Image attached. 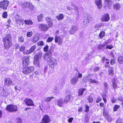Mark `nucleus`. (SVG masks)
Segmentation results:
<instances>
[{"label":"nucleus","instance_id":"55","mask_svg":"<svg viewBox=\"0 0 123 123\" xmlns=\"http://www.w3.org/2000/svg\"><path fill=\"white\" fill-rule=\"evenodd\" d=\"M122 120L120 118H118L117 120L116 123H122Z\"/></svg>","mask_w":123,"mask_h":123},{"label":"nucleus","instance_id":"34","mask_svg":"<svg viewBox=\"0 0 123 123\" xmlns=\"http://www.w3.org/2000/svg\"><path fill=\"white\" fill-rule=\"evenodd\" d=\"M90 77V75H88L84 77H83V81L84 82H86L88 81V80L89 81V79Z\"/></svg>","mask_w":123,"mask_h":123},{"label":"nucleus","instance_id":"60","mask_svg":"<svg viewBox=\"0 0 123 123\" xmlns=\"http://www.w3.org/2000/svg\"><path fill=\"white\" fill-rule=\"evenodd\" d=\"M105 57H103L102 58H101V60H102V63H103L105 61H105H108V60L107 59H105Z\"/></svg>","mask_w":123,"mask_h":123},{"label":"nucleus","instance_id":"21","mask_svg":"<svg viewBox=\"0 0 123 123\" xmlns=\"http://www.w3.org/2000/svg\"><path fill=\"white\" fill-rule=\"evenodd\" d=\"M56 100L57 105L59 106L62 107L63 104L62 99L61 98L59 99H57Z\"/></svg>","mask_w":123,"mask_h":123},{"label":"nucleus","instance_id":"48","mask_svg":"<svg viewBox=\"0 0 123 123\" xmlns=\"http://www.w3.org/2000/svg\"><path fill=\"white\" fill-rule=\"evenodd\" d=\"M37 44L38 46H43L44 44L43 42L42 41L38 42Z\"/></svg>","mask_w":123,"mask_h":123},{"label":"nucleus","instance_id":"38","mask_svg":"<svg viewBox=\"0 0 123 123\" xmlns=\"http://www.w3.org/2000/svg\"><path fill=\"white\" fill-rule=\"evenodd\" d=\"M106 4L108 5H110L113 3L112 1L110 0H105Z\"/></svg>","mask_w":123,"mask_h":123},{"label":"nucleus","instance_id":"53","mask_svg":"<svg viewBox=\"0 0 123 123\" xmlns=\"http://www.w3.org/2000/svg\"><path fill=\"white\" fill-rule=\"evenodd\" d=\"M115 61L114 59H112L111 60L110 63L111 65H113L115 63Z\"/></svg>","mask_w":123,"mask_h":123},{"label":"nucleus","instance_id":"44","mask_svg":"<svg viewBox=\"0 0 123 123\" xmlns=\"http://www.w3.org/2000/svg\"><path fill=\"white\" fill-rule=\"evenodd\" d=\"M17 123H22V119L20 117H18L17 119Z\"/></svg>","mask_w":123,"mask_h":123},{"label":"nucleus","instance_id":"24","mask_svg":"<svg viewBox=\"0 0 123 123\" xmlns=\"http://www.w3.org/2000/svg\"><path fill=\"white\" fill-rule=\"evenodd\" d=\"M84 17L85 19H88L89 20H91V15L88 13L85 14L84 15Z\"/></svg>","mask_w":123,"mask_h":123},{"label":"nucleus","instance_id":"42","mask_svg":"<svg viewBox=\"0 0 123 123\" xmlns=\"http://www.w3.org/2000/svg\"><path fill=\"white\" fill-rule=\"evenodd\" d=\"M33 34V32L32 31L28 32L27 33V36L28 37H30L32 36Z\"/></svg>","mask_w":123,"mask_h":123},{"label":"nucleus","instance_id":"35","mask_svg":"<svg viewBox=\"0 0 123 123\" xmlns=\"http://www.w3.org/2000/svg\"><path fill=\"white\" fill-rule=\"evenodd\" d=\"M87 99L88 100V102L89 103H92L93 101V98L90 95L87 98Z\"/></svg>","mask_w":123,"mask_h":123},{"label":"nucleus","instance_id":"33","mask_svg":"<svg viewBox=\"0 0 123 123\" xmlns=\"http://www.w3.org/2000/svg\"><path fill=\"white\" fill-rule=\"evenodd\" d=\"M43 17V14L41 13L37 17L38 20V22H40L42 21V19Z\"/></svg>","mask_w":123,"mask_h":123},{"label":"nucleus","instance_id":"54","mask_svg":"<svg viewBox=\"0 0 123 123\" xmlns=\"http://www.w3.org/2000/svg\"><path fill=\"white\" fill-rule=\"evenodd\" d=\"M100 67H96L95 68L93 69V71L95 72L99 70Z\"/></svg>","mask_w":123,"mask_h":123},{"label":"nucleus","instance_id":"30","mask_svg":"<svg viewBox=\"0 0 123 123\" xmlns=\"http://www.w3.org/2000/svg\"><path fill=\"white\" fill-rule=\"evenodd\" d=\"M54 97L53 96H52L50 97H48L47 98H44V101L47 102H50L51 100L54 98Z\"/></svg>","mask_w":123,"mask_h":123},{"label":"nucleus","instance_id":"37","mask_svg":"<svg viewBox=\"0 0 123 123\" xmlns=\"http://www.w3.org/2000/svg\"><path fill=\"white\" fill-rule=\"evenodd\" d=\"M113 72V70L112 68H110L109 69L108 72L109 74L112 75L114 74Z\"/></svg>","mask_w":123,"mask_h":123},{"label":"nucleus","instance_id":"58","mask_svg":"<svg viewBox=\"0 0 123 123\" xmlns=\"http://www.w3.org/2000/svg\"><path fill=\"white\" fill-rule=\"evenodd\" d=\"M52 51L51 50H49L48 52L46 54H48L51 56L52 53Z\"/></svg>","mask_w":123,"mask_h":123},{"label":"nucleus","instance_id":"51","mask_svg":"<svg viewBox=\"0 0 123 123\" xmlns=\"http://www.w3.org/2000/svg\"><path fill=\"white\" fill-rule=\"evenodd\" d=\"M113 88L114 89H116L117 88V85L116 83L112 84Z\"/></svg>","mask_w":123,"mask_h":123},{"label":"nucleus","instance_id":"45","mask_svg":"<svg viewBox=\"0 0 123 123\" xmlns=\"http://www.w3.org/2000/svg\"><path fill=\"white\" fill-rule=\"evenodd\" d=\"M54 38L53 37H49L48 38L47 42H51L53 40Z\"/></svg>","mask_w":123,"mask_h":123},{"label":"nucleus","instance_id":"13","mask_svg":"<svg viewBox=\"0 0 123 123\" xmlns=\"http://www.w3.org/2000/svg\"><path fill=\"white\" fill-rule=\"evenodd\" d=\"M78 78L77 76H74L70 80V82L72 85H75L78 81Z\"/></svg>","mask_w":123,"mask_h":123},{"label":"nucleus","instance_id":"11","mask_svg":"<svg viewBox=\"0 0 123 123\" xmlns=\"http://www.w3.org/2000/svg\"><path fill=\"white\" fill-rule=\"evenodd\" d=\"M24 100L27 105L28 106L34 105V104L33 101L31 99L26 98Z\"/></svg>","mask_w":123,"mask_h":123},{"label":"nucleus","instance_id":"17","mask_svg":"<svg viewBox=\"0 0 123 123\" xmlns=\"http://www.w3.org/2000/svg\"><path fill=\"white\" fill-rule=\"evenodd\" d=\"M71 94L69 93H67L65 96L64 100V102L67 104L70 100V98Z\"/></svg>","mask_w":123,"mask_h":123},{"label":"nucleus","instance_id":"49","mask_svg":"<svg viewBox=\"0 0 123 123\" xmlns=\"http://www.w3.org/2000/svg\"><path fill=\"white\" fill-rule=\"evenodd\" d=\"M36 48V46H32L30 50L32 52H33L35 49Z\"/></svg>","mask_w":123,"mask_h":123},{"label":"nucleus","instance_id":"16","mask_svg":"<svg viewBox=\"0 0 123 123\" xmlns=\"http://www.w3.org/2000/svg\"><path fill=\"white\" fill-rule=\"evenodd\" d=\"M16 20L18 22V23L19 21L20 22L19 24V25H23L24 24V19L22 18L21 17L18 16L17 15L16 17Z\"/></svg>","mask_w":123,"mask_h":123},{"label":"nucleus","instance_id":"26","mask_svg":"<svg viewBox=\"0 0 123 123\" xmlns=\"http://www.w3.org/2000/svg\"><path fill=\"white\" fill-rule=\"evenodd\" d=\"M114 8L117 10H119L121 6L119 4L117 3L115 4L114 6Z\"/></svg>","mask_w":123,"mask_h":123},{"label":"nucleus","instance_id":"41","mask_svg":"<svg viewBox=\"0 0 123 123\" xmlns=\"http://www.w3.org/2000/svg\"><path fill=\"white\" fill-rule=\"evenodd\" d=\"M108 113L106 110H105L104 108V111L103 112V115L105 117H107V116H108Z\"/></svg>","mask_w":123,"mask_h":123},{"label":"nucleus","instance_id":"27","mask_svg":"<svg viewBox=\"0 0 123 123\" xmlns=\"http://www.w3.org/2000/svg\"><path fill=\"white\" fill-rule=\"evenodd\" d=\"M89 21V20L86 19H85V20L83 21L82 24H83V26L84 27L88 25Z\"/></svg>","mask_w":123,"mask_h":123},{"label":"nucleus","instance_id":"4","mask_svg":"<svg viewBox=\"0 0 123 123\" xmlns=\"http://www.w3.org/2000/svg\"><path fill=\"white\" fill-rule=\"evenodd\" d=\"M9 4L8 0H4L0 2V7L4 9H6Z\"/></svg>","mask_w":123,"mask_h":123},{"label":"nucleus","instance_id":"29","mask_svg":"<svg viewBox=\"0 0 123 123\" xmlns=\"http://www.w3.org/2000/svg\"><path fill=\"white\" fill-rule=\"evenodd\" d=\"M24 37L23 36H21L19 37L18 38V42L20 43L24 42Z\"/></svg>","mask_w":123,"mask_h":123},{"label":"nucleus","instance_id":"64","mask_svg":"<svg viewBox=\"0 0 123 123\" xmlns=\"http://www.w3.org/2000/svg\"><path fill=\"white\" fill-rule=\"evenodd\" d=\"M118 99L119 100L123 102V98L121 97H119L118 98Z\"/></svg>","mask_w":123,"mask_h":123},{"label":"nucleus","instance_id":"12","mask_svg":"<svg viewBox=\"0 0 123 123\" xmlns=\"http://www.w3.org/2000/svg\"><path fill=\"white\" fill-rule=\"evenodd\" d=\"M42 121L43 123H48L50 122V119L48 116L45 115L43 118Z\"/></svg>","mask_w":123,"mask_h":123},{"label":"nucleus","instance_id":"59","mask_svg":"<svg viewBox=\"0 0 123 123\" xmlns=\"http://www.w3.org/2000/svg\"><path fill=\"white\" fill-rule=\"evenodd\" d=\"M103 84L105 87V89H106L108 88L107 84L105 82H104Z\"/></svg>","mask_w":123,"mask_h":123},{"label":"nucleus","instance_id":"25","mask_svg":"<svg viewBox=\"0 0 123 123\" xmlns=\"http://www.w3.org/2000/svg\"><path fill=\"white\" fill-rule=\"evenodd\" d=\"M56 18L58 20H60L63 19L64 18L63 15L62 14H60L56 17Z\"/></svg>","mask_w":123,"mask_h":123},{"label":"nucleus","instance_id":"20","mask_svg":"<svg viewBox=\"0 0 123 123\" xmlns=\"http://www.w3.org/2000/svg\"><path fill=\"white\" fill-rule=\"evenodd\" d=\"M107 44V42H105L103 44H99L97 47V48L99 49H102L104 50L105 48H104V47Z\"/></svg>","mask_w":123,"mask_h":123},{"label":"nucleus","instance_id":"1","mask_svg":"<svg viewBox=\"0 0 123 123\" xmlns=\"http://www.w3.org/2000/svg\"><path fill=\"white\" fill-rule=\"evenodd\" d=\"M11 36L10 34H8L3 38L4 46L6 49H8L11 46Z\"/></svg>","mask_w":123,"mask_h":123},{"label":"nucleus","instance_id":"61","mask_svg":"<svg viewBox=\"0 0 123 123\" xmlns=\"http://www.w3.org/2000/svg\"><path fill=\"white\" fill-rule=\"evenodd\" d=\"M73 120V117H71L68 119V121L69 123H71L72 122Z\"/></svg>","mask_w":123,"mask_h":123},{"label":"nucleus","instance_id":"19","mask_svg":"<svg viewBox=\"0 0 123 123\" xmlns=\"http://www.w3.org/2000/svg\"><path fill=\"white\" fill-rule=\"evenodd\" d=\"M78 29V28L77 26H73L71 28L70 32L71 34H73L75 31H77Z\"/></svg>","mask_w":123,"mask_h":123},{"label":"nucleus","instance_id":"32","mask_svg":"<svg viewBox=\"0 0 123 123\" xmlns=\"http://www.w3.org/2000/svg\"><path fill=\"white\" fill-rule=\"evenodd\" d=\"M117 60L119 63L121 64L123 63V57L122 56H119Z\"/></svg>","mask_w":123,"mask_h":123},{"label":"nucleus","instance_id":"5","mask_svg":"<svg viewBox=\"0 0 123 123\" xmlns=\"http://www.w3.org/2000/svg\"><path fill=\"white\" fill-rule=\"evenodd\" d=\"M39 29L43 31H47L49 28V26L45 24H40L38 26Z\"/></svg>","mask_w":123,"mask_h":123},{"label":"nucleus","instance_id":"57","mask_svg":"<svg viewBox=\"0 0 123 123\" xmlns=\"http://www.w3.org/2000/svg\"><path fill=\"white\" fill-rule=\"evenodd\" d=\"M49 46L48 45H46L43 48V50L44 52L47 51L48 49Z\"/></svg>","mask_w":123,"mask_h":123},{"label":"nucleus","instance_id":"43","mask_svg":"<svg viewBox=\"0 0 123 123\" xmlns=\"http://www.w3.org/2000/svg\"><path fill=\"white\" fill-rule=\"evenodd\" d=\"M89 81L90 83H97V82L95 80H93L92 79H90L89 80Z\"/></svg>","mask_w":123,"mask_h":123},{"label":"nucleus","instance_id":"52","mask_svg":"<svg viewBox=\"0 0 123 123\" xmlns=\"http://www.w3.org/2000/svg\"><path fill=\"white\" fill-rule=\"evenodd\" d=\"M7 13L6 12H5L3 13L2 17L4 18H6L7 16Z\"/></svg>","mask_w":123,"mask_h":123},{"label":"nucleus","instance_id":"63","mask_svg":"<svg viewBox=\"0 0 123 123\" xmlns=\"http://www.w3.org/2000/svg\"><path fill=\"white\" fill-rule=\"evenodd\" d=\"M25 49V48L24 47H22L20 48L19 50L21 51H23Z\"/></svg>","mask_w":123,"mask_h":123},{"label":"nucleus","instance_id":"31","mask_svg":"<svg viewBox=\"0 0 123 123\" xmlns=\"http://www.w3.org/2000/svg\"><path fill=\"white\" fill-rule=\"evenodd\" d=\"M85 90V88H82L79 90L78 92L79 96L82 95Z\"/></svg>","mask_w":123,"mask_h":123},{"label":"nucleus","instance_id":"8","mask_svg":"<svg viewBox=\"0 0 123 123\" xmlns=\"http://www.w3.org/2000/svg\"><path fill=\"white\" fill-rule=\"evenodd\" d=\"M23 6L25 7L30 8L31 10H33L34 8V6L30 2L26 1L23 3Z\"/></svg>","mask_w":123,"mask_h":123},{"label":"nucleus","instance_id":"23","mask_svg":"<svg viewBox=\"0 0 123 123\" xmlns=\"http://www.w3.org/2000/svg\"><path fill=\"white\" fill-rule=\"evenodd\" d=\"M51 56L46 54L44 56L45 60L48 62L51 59Z\"/></svg>","mask_w":123,"mask_h":123},{"label":"nucleus","instance_id":"2","mask_svg":"<svg viewBox=\"0 0 123 123\" xmlns=\"http://www.w3.org/2000/svg\"><path fill=\"white\" fill-rule=\"evenodd\" d=\"M6 109V110L10 112H16L18 111L17 106L12 105H7Z\"/></svg>","mask_w":123,"mask_h":123},{"label":"nucleus","instance_id":"14","mask_svg":"<svg viewBox=\"0 0 123 123\" xmlns=\"http://www.w3.org/2000/svg\"><path fill=\"white\" fill-rule=\"evenodd\" d=\"M12 83V80L9 78H7L5 80L4 84L5 85L7 86H9L11 85Z\"/></svg>","mask_w":123,"mask_h":123},{"label":"nucleus","instance_id":"62","mask_svg":"<svg viewBox=\"0 0 123 123\" xmlns=\"http://www.w3.org/2000/svg\"><path fill=\"white\" fill-rule=\"evenodd\" d=\"M48 69V66L47 65H45V66L44 68V72L45 73L47 71Z\"/></svg>","mask_w":123,"mask_h":123},{"label":"nucleus","instance_id":"47","mask_svg":"<svg viewBox=\"0 0 123 123\" xmlns=\"http://www.w3.org/2000/svg\"><path fill=\"white\" fill-rule=\"evenodd\" d=\"M119 107V106L117 105H115L113 109L114 111H116L117 110V109Z\"/></svg>","mask_w":123,"mask_h":123},{"label":"nucleus","instance_id":"3","mask_svg":"<svg viewBox=\"0 0 123 123\" xmlns=\"http://www.w3.org/2000/svg\"><path fill=\"white\" fill-rule=\"evenodd\" d=\"M34 70V68L32 66L25 68H23V72L25 74H28L33 72Z\"/></svg>","mask_w":123,"mask_h":123},{"label":"nucleus","instance_id":"22","mask_svg":"<svg viewBox=\"0 0 123 123\" xmlns=\"http://www.w3.org/2000/svg\"><path fill=\"white\" fill-rule=\"evenodd\" d=\"M96 4L98 6V9H100L102 7V3L101 0H98L95 1Z\"/></svg>","mask_w":123,"mask_h":123},{"label":"nucleus","instance_id":"39","mask_svg":"<svg viewBox=\"0 0 123 123\" xmlns=\"http://www.w3.org/2000/svg\"><path fill=\"white\" fill-rule=\"evenodd\" d=\"M105 32L104 31H103L100 32L99 34L100 37L101 38H102L103 37H104L105 35Z\"/></svg>","mask_w":123,"mask_h":123},{"label":"nucleus","instance_id":"50","mask_svg":"<svg viewBox=\"0 0 123 123\" xmlns=\"http://www.w3.org/2000/svg\"><path fill=\"white\" fill-rule=\"evenodd\" d=\"M113 47L111 45H107L105 48V49H111Z\"/></svg>","mask_w":123,"mask_h":123},{"label":"nucleus","instance_id":"46","mask_svg":"<svg viewBox=\"0 0 123 123\" xmlns=\"http://www.w3.org/2000/svg\"><path fill=\"white\" fill-rule=\"evenodd\" d=\"M85 107L86 108L85 111L87 112H88L89 111V107L87 105H86Z\"/></svg>","mask_w":123,"mask_h":123},{"label":"nucleus","instance_id":"56","mask_svg":"<svg viewBox=\"0 0 123 123\" xmlns=\"http://www.w3.org/2000/svg\"><path fill=\"white\" fill-rule=\"evenodd\" d=\"M102 100V98L99 97H98L97 98L96 101V102L97 103H99V102L101 101Z\"/></svg>","mask_w":123,"mask_h":123},{"label":"nucleus","instance_id":"10","mask_svg":"<svg viewBox=\"0 0 123 123\" xmlns=\"http://www.w3.org/2000/svg\"><path fill=\"white\" fill-rule=\"evenodd\" d=\"M63 37L56 36L55 37V41L56 43H58L59 45L62 44L63 40Z\"/></svg>","mask_w":123,"mask_h":123},{"label":"nucleus","instance_id":"7","mask_svg":"<svg viewBox=\"0 0 123 123\" xmlns=\"http://www.w3.org/2000/svg\"><path fill=\"white\" fill-rule=\"evenodd\" d=\"M40 57L39 55L37 54L34 57V64L37 67H40Z\"/></svg>","mask_w":123,"mask_h":123},{"label":"nucleus","instance_id":"28","mask_svg":"<svg viewBox=\"0 0 123 123\" xmlns=\"http://www.w3.org/2000/svg\"><path fill=\"white\" fill-rule=\"evenodd\" d=\"M24 22L27 25H31L33 24L32 21L30 19L25 20H24Z\"/></svg>","mask_w":123,"mask_h":123},{"label":"nucleus","instance_id":"36","mask_svg":"<svg viewBox=\"0 0 123 123\" xmlns=\"http://www.w3.org/2000/svg\"><path fill=\"white\" fill-rule=\"evenodd\" d=\"M105 117L106 118V120H107V121L109 122H111L112 120V118L110 116L108 115Z\"/></svg>","mask_w":123,"mask_h":123},{"label":"nucleus","instance_id":"40","mask_svg":"<svg viewBox=\"0 0 123 123\" xmlns=\"http://www.w3.org/2000/svg\"><path fill=\"white\" fill-rule=\"evenodd\" d=\"M39 38L38 37H37V36H35L34 37L33 42L34 43H36L39 40Z\"/></svg>","mask_w":123,"mask_h":123},{"label":"nucleus","instance_id":"9","mask_svg":"<svg viewBox=\"0 0 123 123\" xmlns=\"http://www.w3.org/2000/svg\"><path fill=\"white\" fill-rule=\"evenodd\" d=\"M30 56L27 55L23 57V66L27 65L30 62Z\"/></svg>","mask_w":123,"mask_h":123},{"label":"nucleus","instance_id":"15","mask_svg":"<svg viewBox=\"0 0 123 123\" xmlns=\"http://www.w3.org/2000/svg\"><path fill=\"white\" fill-rule=\"evenodd\" d=\"M109 19L110 17L109 14L108 13H107L105 14L102 17L101 20L103 22H106L109 21Z\"/></svg>","mask_w":123,"mask_h":123},{"label":"nucleus","instance_id":"6","mask_svg":"<svg viewBox=\"0 0 123 123\" xmlns=\"http://www.w3.org/2000/svg\"><path fill=\"white\" fill-rule=\"evenodd\" d=\"M56 60L55 58L52 57L51 59L48 62V63L50 67L54 68L56 65Z\"/></svg>","mask_w":123,"mask_h":123},{"label":"nucleus","instance_id":"18","mask_svg":"<svg viewBox=\"0 0 123 123\" xmlns=\"http://www.w3.org/2000/svg\"><path fill=\"white\" fill-rule=\"evenodd\" d=\"M45 20L48 23V25L50 27H51L53 25V22L50 18L48 17H46Z\"/></svg>","mask_w":123,"mask_h":123}]
</instances>
